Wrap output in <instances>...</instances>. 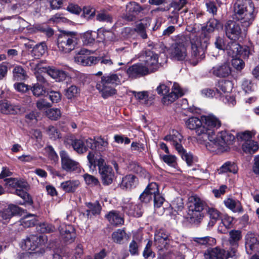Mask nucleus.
I'll use <instances>...</instances> for the list:
<instances>
[{
  "label": "nucleus",
  "mask_w": 259,
  "mask_h": 259,
  "mask_svg": "<svg viewBox=\"0 0 259 259\" xmlns=\"http://www.w3.org/2000/svg\"><path fill=\"white\" fill-rule=\"evenodd\" d=\"M257 11L250 0H237L234 5V19L245 27H249L254 20Z\"/></svg>",
  "instance_id": "1"
},
{
  "label": "nucleus",
  "mask_w": 259,
  "mask_h": 259,
  "mask_svg": "<svg viewBox=\"0 0 259 259\" xmlns=\"http://www.w3.org/2000/svg\"><path fill=\"white\" fill-rule=\"evenodd\" d=\"M87 158L91 169H94L96 165L98 166L103 184L107 186L111 184L115 178L114 172L111 166L106 164L102 156L95 155V153L90 152Z\"/></svg>",
  "instance_id": "2"
},
{
  "label": "nucleus",
  "mask_w": 259,
  "mask_h": 259,
  "mask_svg": "<svg viewBox=\"0 0 259 259\" xmlns=\"http://www.w3.org/2000/svg\"><path fill=\"white\" fill-rule=\"evenodd\" d=\"M235 139V136L230 132L222 131L207 142L205 146L210 151L223 152L229 149V146L233 144Z\"/></svg>",
  "instance_id": "3"
},
{
  "label": "nucleus",
  "mask_w": 259,
  "mask_h": 259,
  "mask_svg": "<svg viewBox=\"0 0 259 259\" xmlns=\"http://www.w3.org/2000/svg\"><path fill=\"white\" fill-rule=\"evenodd\" d=\"M119 83L120 79L116 74H110L101 77V81L96 84V89L101 94L102 97L106 99L116 93L114 87Z\"/></svg>",
  "instance_id": "4"
},
{
  "label": "nucleus",
  "mask_w": 259,
  "mask_h": 259,
  "mask_svg": "<svg viewBox=\"0 0 259 259\" xmlns=\"http://www.w3.org/2000/svg\"><path fill=\"white\" fill-rule=\"evenodd\" d=\"M175 41L169 48L170 56L174 60L183 61L187 57V48L189 45V38L185 35H178L176 36Z\"/></svg>",
  "instance_id": "5"
},
{
  "label": "nucleus",
  "mask_w": 259,
  "mask_h": 259,
  "mask_svg": "<svg viewBox=\"0 0 259 259\" xmlns=\"http://www.w3.org/2000/svg\"><path fill=\"white\" fill-rule=\"evenodd\" d=\"M79 38L75 32H64L57 39V46L60 51L68 53L79 48Z\"/></svg>",
  "instance_id": "6"
},
{
  "label": "nucleus",
  "mask_w": 259,
  "mask_h": 259,
  "mask_svg": "<svg viewBox=\"0 0 259 259\" xmlns=\"http://www.w3.org/2000/svg\"><path fill=\"white\" fill-rule=\"evenodd\" d=\"M190 42L191 55L188 61L193 65L195 66L205 58V50L207 46V40H202L200 38L196 37L191 38Z\"/></svg>",
  "instance_id": "7"
},
{
  "label": "nucleus",
  "mask_w": 259,
  "mask_h": 259,
  "mask_svg": "<svg viewBox=\"0 0 259 259\" xmlns=\"http://www.w3.org/2000/svg\"><path fill=\"white\" fill-rule=\"evenodd\" d=\"M203 120L204 134L206 135V141L212 139L215 135V130L218 129L222 125L220 120L215 116L210 114L207 116H202Z\"/></svg>",
  "instance_id": "8"
},
{
  "label": "nucleus",
  "mask_w": 259,
  "mask_h": 259,
  "mask_svg": "<svg viewBox=\"0 0 259 259\" xmlns=\"http://www.w3.org/2000/svg\"><path fill=\"white\" fill-rule=\"evenodd\" d=\"M187 128L191 130H195L197 139L200 142H205L206 135L204 133L203 120L202 116L199 118L196 116L189 118L186 121Z\"/></svg>",
  "instance_id": "9"
},
{
  "label": "nucleus",
  "mask_w": 259,
  "mask_h": 259,
  "mask_svg": "<svg viewBox=\"0 0 259 259\" xmlns=\"http://www.w3.org/2000/svg\"><path fill=\"white\" fill-rule=\"evenodd\" d=\"M46 241L47 238L45 236L32 235L22 240L20 246L23 250L31 252L41 247Z\"/></svg>",
  "instance_id": "10"
},
{
  "label": "nucleus",
  "mask_w": 259,
  "mask_h": 259,
  "mask_svg": "<svg viewBox=\"0 0 259 259\" xmlns=\"http://www.w3.org/2000/svg\"><path fill=\"white\" fill-rule=\"evenodd\" d=\"M141 57L143 59L144 65L151 74L158 70L160 65L158 63L157 54L150 50H146L141 53Z\"/></svg>",
  "instance_id": "11"
},
{
  "label": "nucleus",
  "mask_w": 259,
  "mask_h": 259,
  "mask_svg": "<svg viewBox=\"0 0 259 259\" xmlns=\"http://www.w3.org/2000/svg\"><path fill=\"white\" fill-rule=\"evenodd\" d=\"M203 256L204 259H228L233 257L228 250L219 247L208 248L204 251Z\"/></svg>",
  "instance_id": "12"
},
{
  "label": "nucleus",
  "mask_w": 259,
  "mask_h": 259,
  "mask_svg": "<svg viewBox=\"0 0 259 259\" xmlns=\"http://www.w3.org/2000/svg\"><path fill=\"white\" fill-rule=\"evenodd\" d=\"M227 37L231 40L236 41L240 37L241 29L240 24L234 21H228L225 25Z\"/></svg>",
  "instance_id": "13"
},
{
  "label": "nucleus",
  "mask_w": 259,
  "mask_h": 259,
  "mask_svg": "<svg viewBox=\"0 0 259 259\" xmlns=\"http://www.w3.org/2000/svg\"><path fill=\"white\" fill-rule=\"evenodd\" d=\"M130 78L135 79L151 74L143 63L134 64L129 67L126 71Z\"/></svg>",
  "instance_id": "14"
},
{
  "label": "nucleus",
  "mask_w": 259,
  "mask_h": 259,
  "mask_svg": "<svg viewBox=\"0 0 259 259\" xmlns=\"http://www.w3.org/2000/svg\"><path fill=\"white\" fill-rule=\"evenodd\" d=\"M242 237L240 230H232L229 232V237L228 240L229 248L228 250L233 256H235L238 247V242Z\"/></svg>",
  "instance_id": "15"
},
{
  "label": "nucleus",
  "mask_w": 259,
  "mask_h": 259,
  "mask_svg": "<svg viewBox=\"0 0 259 259\" xmlns=\"http://www.w3.org/2000/svg\"><path fill=\"white\" fill-rule=\"evenodd\" d=\"M21 211V208L19 206L9 204L7 208L0 211V222L7 224L13 216L20 213Z\"/></svg>",
  "instance_id": "16"
},
{
  "label": "nucleus",
  "mask_w": 259,
  "mask_h": 259,
  "mask_svg": "<svg viewBox=\"0 0 259 259\" xmlns=\"http://www.w3.org/2000/svg\"><path fill=\"white\" fill-rule=\"evenodd\" d=\"M209 73L218 77H227L231 74V67L228 62L221 63L213 66Z\"/></svg>",
  "instance_id": "17"
},
{
  "label": "nucleus",
  "mask_w": 259,
  "mask_h": 259,
  "mask_svg": "<svg viewBox=\"0 0 259 259\" xmlns=\"http://www.w3.org/2000/svg\"><path fill=\"white\" fill-rule=\"evenodd\" d=\"M142 10L141 6L135 2H131L126 6L125 13L123 18L128 21L136 19V16Z\"/></svg>",
  "instance_id": "18"
},
{
  "label": "nucleus",
  "mask_w": 259,
  "mask_h": 259,
  "mask_svg": "<svg viewBox=\"0 0 259 259\" xmlns=\"http://www.w3.org/2000/svg\"><path fill=\"white\" fill-rule=\"evenodd\" d=\"M183 95V91L180 85L176 83H174L171 89V92L163 97L162 102L163 104L168 105Z\"/></svg>",
  "instance_id": "19"
},
{
  "label": "nucleus",
  "mask_w": 259,
  "mask_h": 259,
  "mask_svg": "<svg viewBox=\"0 0 259 259\" xmlns=\"http://www.w3.org/2000/svg\"><path fill=\"white\" fill-rule=\"evenodd\" d=\"M59 229L61 237L65 242L70 243L74 241L75 232L72 226L62 224Z\"/></svg>",
  "instance_id": "20"
},
{
  "label": "nucleus",
  "mask_w": 259,
  "mask_h": 259,
  "mask_svg": "<svg viewBox=\"0 0 259 259\" xmlns=\"http://www.w3.org/2000/svg\"><path fill=\"white\" fill-rule=\"evenodd\" d=\"M60 156L62 167L63 169L71 171L76 170L79 167V163L71 159L65 151H62L60 152Z\"/></svg>",
  "instance_id": "21"
},
{
  "label": "nucleus",
  "mask_w": 259,
  "mask_h": 259,
  "mask_svg": "<svg viewBox=\"0 0 259 259\" xmlns=\"http://www.w3.org/2000/svg\"><path fill=\"white\" fill-rule=\"evenodd\" d=\"M245 240L247 250L249 249L252 252L259 253V238L256 234L249 232L246 235Z\"/></svg>",
  "instance_id": "22"
},
{
  "label": "nucleus",
  "mask_w": 259,
  "mask_h": 259,
  "mask_svg": "<svg viewBox=\"0 0 259 259\" xmlns=\"http://www.w3.org/2000/svg\"><path fill=\"white\" fill-rule=\"evenodd\" d=\"M183 138L182 135L178 131H173L171 133L166 136L164 138V140L169 142L177 151H180L183 147L181 144Z\"/></svg>",
  "instance_id": "23"
},
{
  "label": "nucleus",
  "mask_w": 259,
  "mask_h": 259,
  "mask_svg": "<svg viewBox=\"0 0 259 259\" xmlns=\"http://www.w3.org/2000/svg\"><path fill=\"white\" fill-rule=\"evenodd\" d=\"M123 210L128 215L134 217L142 216L143 210L141 203L135 204L132 202L127 203L123 206Z\"/></svg>",
  "instance_id": "24"
},
{
  "label": "nucleus",
  "mask_w": 259,
  "mask_h": 259,
  "mask_svg": "<svg viewBox=\"0 0 259 259\" xmlns=\"http://www.w3.org/2000/svg\"><path fill=\"white\" fill-rule=\"evenodd\" d=\"M151 22L150 19L146 18L138 23L134 28L135 31L143 39L148 38L146 30L150 27Z\"/></svg>",
  "instance_id": "25"
},
{
  "label": "nucleus",
  "mask_w": 259,
  "mask_h": 259,
  "mask_svg": "<svg viewBox=\"0 0 259 259\" xmlns=\"http://www.w3.org/2000/svg\"><path fill=\"white\" fill-rule=\"evenodd\" d=\"M111 225L114 226L122 225L124 223V218L118 211L113 210L108 212L105 216Z\"/></svg>",
  "instance_id": "26"
},
{
  "label": "nucleus",
  "mask_w": 259,
  "mask_h": 259,
  "mask_svg": "<svg viewBox=\"0 0 259 259\" xmlns=\"http://www.w3.org/2000/svg\"><path fill=\"white\" fill-rule=\"evenodd\" d=\"M20 112L18 105L11 104L6 100L0 101V112L5 114H15Z\"/></svg>",
  "instance_id": "27"
},
{
  "label": "nucleus",
  "mask_w": 259,
  "mask_h": 259,
  "mask_svg": "<svg viewBox=\"0 0 259 259\" xmlns=\"http://www.w3.org/2000/svg\"><path fill=\"white\" fill-rule=\"evenodd\" d=\"M203 210L188 208L187 219L191 223L198 224L202 220L204 215Z\"/></svg>",
  "instance_id": "28"
},
{
  "label": "nucleus",
  "mask_w": 259,
  "mask_h": 259,
  "mask_svg": "<svg viewBox=\"0 0 259 259\" xmlns=\"http://www.w3.org/2000/svg\"><path fill=\"white\" fill-rule=\"evenodd\" d=\"M6 185L8 187L13 188H28V184L27 182L22 179L17 178H7L5 180Z\"/></svg>",
  "instance_id": "29"
},
{
  "label": "nucleus",
  "mask_w": 259,
  "mask_h": 259,
  "mask_svg": "<svg viewBox=\"0 0 259 259\" xmlns=\"http://www.w3.org/2000/svg\"><path fill=\"white\" fill-rule=\"evenodd\" d=\"M2 3L8 4V11L12 13H19L23 9V4L21 0H0Z\"/></svg>",
  "instance_id": "30"
},
{
  "label": "nucleus",
  "mask_w": 259,
  "mask_h": 259,
  "mask_svg": "<svg viewBox=\"0 0 259 259\" xmlns=\"http://www.w3.org/2000/svg\"><path fill=\"white\" fill-rule=\"evenodd\" d=\"M138 184V178L133 175H128L122 178L121 186L126 190L135 188Z\"/></svg>",
  "instance_id": "31"
},
{
  "label": "nucleus",
  "mask_w": 259,
  "mask_h": 259,
  "mask_svg": "<svg viewBox=\"0 0 259 259\" xmlns=\"http://www.w3.org/2000/svg\"><path fill=\"white\" fill-rule=\"evenodd\" d=\"M225 50L232 58L237 57L241 51V46L235 41L228 43Z\"/></svg>",
  "instance_id": "32"
},
{
  "label": "nucleus",
  "mask_w": 259,
  "mask_h": 259,
  "mask_svg": "<svg viewBox=\"0 0 259 259\" xmlns=\"http://www.w3.org/2000/svg\"><path fill=\"white\" fill-rule=\"evenodd\" d=\"M205 202L197 195H193L188 198V208L203 210Z\"/></svg>",
  "instance_id": "33"
},
{
  "label": "nucleus",
  "mask_w": 259,
  "mask_h": 259,
  "mask_svg": "<svg viewBox=\"0 0 259 259\" xmlns=\"http://www.w3.org/2000/svg\"><path fill=\"white\" fill-rule=\"evenodd\" d=\"M37 222L36 217L34 214H29L23 217L19 222L16 223V226L21 225L24 228L34 226Z\"/></svg>",
  "instance_id": "34"
},
{
  "label": "nucleus",
  "mask_w": 259,
  "mask_h": 259,
  "mask_svg": "<svg viewBox=\"0 0 259 259\" xmlns=\"http://www.w3.org/2000/svg\"><path fill=\"white\" fill-rule=\"evenodd\" d=\"M206 211L210 218V221L208 225L213 226L217 221L221 218V213L215 208L208 206L206 208Z\"/></svg>",
  "instance_id": "35"
},
{
  "label": "nucleus",
  "mask_w": 259,
  "mask_h": 259,
  "mask_svg": "<svg viewBox=\"0 0 259 259\" xmlns=\"http://www.w3.org/2000/svg\"><path fill=\"white\" fill-rule=\"evenodd\" d=\"M233 89V84L229 80H220L216 85V91L219 93H229Z\"/></svg>",
  "instance_id": "36"
},
{
  "label": "nucleus",
  "mask_w": 259,
  "mask_h": 259,
  "mask_svg": "<svg viewBox=\"0 0 259 259\" xmlns=\"http://www.w3.org/2000/svg\"><path fill=\"white\" fill-rule=\"evenodd\" d=\"M86 205L88 207L87 210V216L88 218H91L92 215H98L101 212L102 207L98 201L95 203H87Z\"/></svg>",
  "instance_id": "37"
},
{
  "label": "nucleus",
  "mask_w": 259,
  "mask_h": 259,
  "mask_svg": "<svg viewBox=\"0 0 259 259\" xmlns=\"http://www.w3.org/2000/svg\"><path fill=\"white\" fill-rule=\"evenodd\" d=\"M222 27V25L219 20L214 18H211L207 22L206 26L202 28V30L204 32L211 33Z\"/></svg>",
  "instance_id": "38"
},
{
  "label": "nucleus",
  "mask_w": 259,
  "mask_h": 259,
  "mask_svg": "<svg viewBox=\"0 0 259 259\" xmlns=\"http://www.w3.org/2000/svg\"><path fill=\"white\" fill-rule=\"evenodd\" d=\"M225 206L232 210L233 212H242V207L241 203L237 200H234L231 198H228L224 200Z\"/></svg>",
  "instance_id": "39"
},
{
  "label": "nucleus",
  "mask_w": 259,
  "mask_h": 259,
  "mask_svg": "<svg viewBox=\"0 0 259 259\" xmlns=\"http://www.w3.org/2000/svg\"><path fill=\"white\" fill-rule=\"evenodd\" d=\"M237 166L234 162L227 161L218 169V173L219 174L227 172L236 174L237 172Z\"/></svg>",
  "instance_id": "40"
},
{
  "label": "nucleus",
  "mask_w": 259,
  "mask_h": 259,
  "mask_svg": "<svg viewBox=\"0 0 259 259\" xmlns=\"http://www.w3.org/2000/svg\"><path fill=\"white\" fill-rule=\"evenodd\" d=\"M167 240H169V235L163 229H160L155 235L154 241L157 244L165 246Z\"/></svg>",
  "instance_id": "41"
},
{
  "label": "nucleus",
  "mask_w": 259,
  "mask_h": 259,
  "mask_svg": "<svg viewBox=\"0 0 259 259\" xmlns=\"http://www.w3.org/2000/svg\"><path fill=\"white\" fill-rule=\"evenodd\" d=\"M47 74L58 81H62L66 77V74L64 71L55 68H49L47 70Z\"/></svg>",
  "instance_id": "42"
},
{
  "label": "nucleus",
  "mask_w": 259,
  "mask_h": 259,
  "mask_svg": "<svg viewBox=\"0 0 259 259\" xmlns=\"http://www.w3.org/2000/svg\"><path fill=\"white\" fill-rule=\"evenodd\" d=\"M233 218L227 215H224L222 222L218 227V231L221 233H226L228 229L230 228Z\"/></svg>",
  "instance_id": "43"
},
{
  "label": "nucleus",
  "mask_w": 259,
  "mask_h": 259,
  "mask_svg": "<svg viewBox=\"0 0 259 259\" xmlns=\"http://www.w3.org/2000/svg\"><path fill=\"white\" fill-rule=\"evenodd\" d=\"M13 73L14 79L17 81L24 80L28 77L26 71L21 66H15Z\"/></svg>",
  "instance_id": "44"
},
{
  "label": "nucleus",
  "mask_w": 259,
  "mask_h": 259,
  "mask_svg": "<svg viewBox=\"0 0 259 259\" xmlns=\"http://www.w3.org/2000/svg\"><path fill=\"white\" fill-rule=\"evenodd\" d=\"M79 184V181H68L62 183L61 187L65 191L70 192L74 191Z\"/></svg>",
  "instance_id": "45"
},
{
  "label": "nucleus",
  "mask_w": 259,
  "mask_h": 259,
  "mask_svg": "<svg viewBox=\"0 0 259 259\" xmlns=\"http://www.w3.org/2000/svg\"><path fill=\"white\" fill-rule=\"evenodd\" d=\"M242 149L246 153H254L258 150V146L254 141H248L242 145Z\"/></svg>",
  "instance_id": "46"
},
{
  "label": "nucleus",
  "mask_w": 259,
  "mask_h": 259,
  "mask_svg": "<svg viewBox=\"0 0 259 259\" xmlns=\"http://www.w3.org/2000/svg\"><path fill=\"white\" fill-rule=\"evenodd\" d=\"M47 46L45 42L36 45L32 50V53L36 58H39L44 55L47 51Z\"/></svg>",
  "instance_id": "47"
},
{
  "label": "nucleus",
  "mask_w": 259,
  "mask_h": 259,
  "mask_svg": "<svg viewBox=\"0 0 259 259\" xmlns=\"http://www.w3.org/2000/svg\"><path fill=\"white\" fill-rule=\"evenodd\" d=\"M193 240L196 243L203 245H212L215 243V240L209 236L203 237H194Z\"/></svg>",
  "instance_id": "48"
},
{
  "label": "nucleus",
  "mask_w": 259,
  "mask_h": 259,
  "mask_svg": "<svg viewBox=\"0 0 259 259\" xmlns=\"http://www.w3.org/2000/svg\"><path fill=\"white\" fill-rule=\"evenodd\" d=\"M27 188H17L15 190V193L18 196L22 198L26 203L30 205L33 204V200L31 196L23 189L26 190Z\"/></svg>",
  "instance_id": "49"
},
{
  "label": "nucleus",
  "mask_w": 259,
  "mask_h": 259,
  "mask_svg": "<svg viewBox=\"0 0 259 259\" xmlns=\"http://www.w3.org/2000/svg\"><path fill=\"white\" fill-rule=\"evenodd\" d=\"M66 143L71 145L73 149L77 153L81 152V142L80 140L75 139L73 136H70L66 139Z\"/></svg>",
  "instance_id": "50"
},
{
  "label": "nucleus",
  "mask_w": 259,
  "mask_h": 259,
  "mask_svg": "<svg viewBox=\"0 0 259 259\" xmlns=\"http://www.w3.org/2000/svg\"><path fill=\"white\" fill-rule=\"evenodd\" d=\"M47 116L52 120H57L61 116V112L58 108H51L46 111Z\"/></svg>",
  "instance_id": "51"
},
{
  "label": "nucleus",
  "mask_w": 259,
  "mask_h": 259,
  "mask_svg": "<svg viewBox=\"0 0 259 259\" xmlns=\"http://www.w3.org/2000/svg\"><path fill=\"white\" fill-rule=\"evenodd\" d=\"M108 142L101 137H97L94 140V148L99 151H104L108 146Z\"/></svg>",
  "instance_id": "52"
},
{
  "label": "nucleus",
  "mask_w": 259,
  "mask_h": 259,
  "mask_svg": "<svg viewBox=\"0 0 259 259\" xmlns=\"http://www.w3.org/2000/svg\"><path fill=\"white\" fill-rule=\"evenodd\" d=\"M96 34V32L88 31L85 32L82 36L83 44L89 45L93 44L95 41Z\"/></svg>",
  "instance_id": "53"
},
{
  "label": "nucleus",
  "mask_w": 259,
  "mask_h": 259,
  "mask_svg": "<svg viewBox=\"0 0 259 259\" xmlns=\"http://www.w3.org/2000/svg\"><path fill=\"white\" fill-rule=\"evenodd\" d=\"M99 57L95 56L82 57V65L92 66L98 63Z\"/></svg>",
  "instance_id": "54"
},
{
  "label": "nucleus",
  "mask_w": 259,
  "mask_h": 259,
  "mask_svg": "<svg viewBox=\"0 0 259 259\" xmlns=\"http://www.w3.org/2000/svg\"><path fill=\"white\" fill-rule=\"evenodd\" d=\"M83 17L87 20L92 19L95 15V9L90 6L84 7L82 10Z\"/></svg>",
  "instance_id": "55"
},
{
  "label": "nucleus",
  "mask_w": 259,
  "mask_h": 259,
  "mask_svg": "<svg viewBox=\"0 0 259 259\" xmlns=\"http://www.w3.org/2000/svg\"><path fill=\"white\" fill-rule=\"evenodd\" d=\"M31 91L33 95L37 97L44 95L46 93L44 87L39 83L34 84L31 87Z\"/></svg>",
  "instance_id": "56"
},
{
  "label": "nucleus",
  "mask_w": 259,
  "mask_h": 259,
  "mask_svg": "<svg viewBox=\"0 0 259 259\" xmlns=\"http://www.w3.org/2000/svg\"><path fill=\"white\" fill-rule=\"evenodd\" d=\"M125 235V232L124 230L118 229L112 233V237L115 242L120 243Z\"/></svg>",
  "instance_id": "57"
},
{
  "label": "nucleus",
  "mask_w": 259,
  "mask_h": 259,
  "mask_svg": "<svg viewBox=\"0 0 259 259\" xmlns=\"http://www.w3.org/2000/svg\"><path fill=\"white\" fill-rule=\"evenodd\" d=\"M177 151L181 156L182 159L186 161L188 165H192L193 162V157L191 154L187 153L183 147L182 148V150Z\"/></svg>",
  "instance_id": "58"
},
{
  "label": "nucleus",
  "mask_w": 259,
  "mask_h": 259,
  "mask_svg": "<svg viewBox=\"0 0 259 259\" xmlns=\"http://www.w3.org/2000/svg\"><path fill=\"white\" fill-rule=\"evenodd\" d=\"M150 194H151L153 197L159 193V189L157 184L156 183H150L146 188Z\"/></svg>",
  "instance_id": "59"
},
{
  "label": "nucleus",
  "mask_w": 259,
  "mask_h": 259,
  "mask_svg": "<svg viewBox=\"0 0 259 259\" xmlns=\"http://www.w3.org/2000/svg\"><path fill=\"white\" fill-rule=\"evenodd\" d=\"M83 178L85 183L88 185L94 186L98 185L99 184L98 179L93 176L89 174H85L83 176Z\"/></svg>",
  "instance_id": "60"
},
{
  "label": "nucleus",
  "mask_w": 259,
  "mask_h": 259,
  "mask_svg": "<svg viewBox=\"0 0 259 259\" xmlns=\"http://www.w3.org/2000/svg\"><path fill=\"white\" fill-rule=\"evenodd\" d=\"M163 161L168 165L175 167L177 164V158L172 155H164L162 156Z\"/></svg>",
  "instance_id": "61"
},
{
  "label": "nucleus",
  "mask_w": 259,
  "mask_h": 259,
  "mask_svg": "<svg viewBox=\"0 0 259 259\" xmlns=\"http://www.w3.org/2000/svg\"><path fill=\"white\" fill-rule=\"evenodd\" d=\"M94 140L89 138H84L82 139V151L83 149L86 151L89 148L93 149L94 148Z\"/></svg>",
  "instance_id": "62"
},
{
  "label": "nucleus",
  "mask_w": 259,
  "mask_h": 259,
  "mask_svg": "<svg viewBox=\"0 0 259 259\" xmlns=\"http://www.w3.org/2000/svg\"><path fill=\"white\" fill-rule=\"evenodd\" d=\"M98 62L100 61L101 65H104V68L111 66L113 64V62L110 57L108 55H104L102 57H98Z\"/></svg>",
  "instance_id": "63"
},
{
  "label": "nucleus",
  "mask_w": 259,
  "mask_h": 259,
  "mask_svg": "<svg viewBox=\"0 0 259 259\" xmlns=\"http://www.w3.org/2000/svg\"><path fill=\"white\" fill-rule=\"evenodd\" d=\"M96 19L100 22H106L111 23L112 22V17L109 14L105 12H101L98 13L96 16Z\"/></svg>",
  "instance_id": "64"
}]
</instances>
